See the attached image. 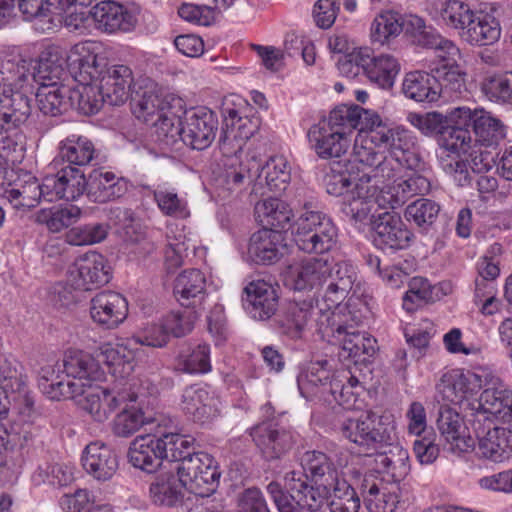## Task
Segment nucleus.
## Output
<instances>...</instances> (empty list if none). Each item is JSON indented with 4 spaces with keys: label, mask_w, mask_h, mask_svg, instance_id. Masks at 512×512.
Returning a JSON list of instances; mask_svg holds the SVG:
<instances>
[{
    "label": "nucleus",
    "mask_w": 512,
    "mask_h": 512,
    "mask_svg": "<svg viewBox=\"0 0 512 512\" xmlns=\"http://www.w3.org/2000/svg\"><path fill=\"white\" fill-rule=\"evenodd\" d=\"M100 47L93 42H80L69 50L57 46L45 49L36 66L20 54H6L0 59V172L9 162L12 140L7 133L30 114L28 97L21 90L31 79L39 85L63 82L64 76L74 77L73 67H83L92 61Z\"/></svg>",
    "instance_id": "obj_1"
},
{
    "label": "nucleus",
    "mask_w": 512,
    "mask_h": 512,
    "mask_svg": "<svg viewBox=\"0 0 512 512\" xmlns=\"http://www.w3.org/2000/svg\"><path fill=\"white\" fill-rule=\"evenodd\" d=\"M360 119L359 106L336 107L327 118L309 128L307 136L311 148L321 159L342 157L351 146Z\"/></svg>",
    "instance_id": "obj_2"
},
{
    "label": "nucleus",
    "mask_w": 512,
    "mask_h": 512,
    "mask_svg": "<svg viewBox=\"0 0 512 512\" xmlns=\"http://www.w3.org/2000/svg\"><path fill=\"white\" fill-rule=\"evenodd\" d=\"M53 385L56 390L51 389L48 392V398L52 400L75 399L78 406L98 423L106 422L125 402H135L138 397L136 393H129L126 389L117 386L108 388L79 381L57 382Z\"/></svg>",
    "instance_id": "obj_3"
},
{
    "label": "nucleus",
    "mask_w": 512,
    "mask_h": 512,
    "mask_svg": "<svg viewBox=\"0 0 512 512\" xmlns=\"http://www.w3.org/2000/svg\"><path fill=\"white\" fill-rule=\"evenodd\" d=\"M360 116V124L369 129L383 154H389L392 165L411 170L420 168V158L414 151L416 138L411 131L403 126L391 125L376 112L361 107Z\"/></svg>",
    "instance_id": "obj_4"
},
{
    "label": "nucleus",
    "mask_w": 512,
    "mask_h": 512,
    "mask_svg": "<svg viewBox=\"0 0 512 512\" xmlns=\"http://www.w3.org/2000/svg\"><path fill=\"white\" fill-rule=\"evenodd\" d=\"M284 483L290 496H287L278 482L267 485V492L279 512H318L329 504L331 486L328 484H307V474L290 471L284 476Z\"/></svg>",
    "instance_id": "obj_5"
},
{
    "label": "nucleus",
    "mask_w": 512,
    "mask_h": 512,
    "mask_svg": "<svg viewBox=\"0 0 512 512\" xmlns=\"http://www.w3.org/2000/svg\"><path fill=\"white\" fill-rule=\"evenodd\" d=\"M341 433L367 454L393 446L397 440L395 418L388 412L369 411L357 419L347 418L341 424Z\"/></svg>",
    "instance_id": "obj_6"
},
{
    "label": "nucleus",
    "mask_w": 512,
    "mask_h": 512,
    "mask_svg": "<svg viewBox=\"0 0 512 512\" xmlns=\"http://www.w3.org/2000/svg\"><path fill=\"white\" fill-rule=\"evenodd\" d=\"M356 278L357 273L352 264L345 261L334 264L327 280L329 284L323 295L326 306L325 308L319 305L316 307L319 314L316 322L319 332L323 335H329V330L334 331V329L341 334L344 329V308L339 307V304L351 290Z\"/></svg>",
    "instance_id": "obj_7"
},
{
    "label": "nucleus",
    "mask_w": 512,
    "mask_h": 512,
    "mask_svg": "<svg viewBox=\"0 0 512 512\" xmlns=\"http://www.w3.org/2000/svg\"><path fill=\"white\" fill-rule=\"evenodd\" d=\"M104 371L90 354L79 350H69L66 352L63 363L60 365L48 364L40 370L39 386L43 393L48 396V392L55 389L57 382H75L92 383L104 379Z\"/></svg>",
    "instance_id": "obj_8"
},
{
    "label": "nucleus",
    "mask_w": 512,
    "mask_h": 512,
    "mask_svg": "<svg viewBox=\"0 0 512 512\" xmlns=\"http://www.w3.org/2000/svg\"><path fill=\"white\" fill-rule=\"evenodd\" d=\"M292 234L300 250L322 254L336 245L338 231L328 215L305 204L294 223Z\"/></svg>",
    "instance_id": "obj_9"
},
{
    "label": "nucleus",
    "mask_w": 512,
    "mask_h": 512,
    "mask_svg": "<svg viewBox=\"0 0 512 512\" xmlns=\"http://www.w3.org/2000/svg\"><path fill=\"white\" fill-rule=\"evenodd\" d=\"M382 196H387L384 186L381 189L372 183L369 175L363 174L354 179L350 189L342 198L341 210L359 229L372 221L379 209H390L382 203Z\"/></svg>",
    "instance_id": "obj_10"
},
{
    "label": "nucleus",
    "mask_w": 512,
    "mask_h": 512,
    "mask_svg": "<svg viewBox=\"0 0 512 512\" xmlns=\"http://www.w3.org/2000/svg\"><path fill=\"white\" fill-rule=\"evenodd\" d=\"M435 389V400L440 406H458L464 411H469L472 417L477 395L482 389L481 370L447 371L441 376Z\"/></svg>",
    "instance_id": "obj_11"
},
{
    "label": "nucleus",
    "mask_w": 512,
    "mask_h": 512,
    "mask_svg": "<svg viewBox=\"0 0 512 512\" xmlns=\"http://www.w3.org/2000/svg\"><path fill=\"white\" fill-rule=\"evenodd\" d=\"M478 441V453L484 459L502 463L512 456V421L486 419L479 414L478 419L470 420Z\"/></svg>",
    "instance_id": "obj_12"
},
{
    "label": "nucleus",
    "mask_w": 512,
    "mask_h": 512,
    "mask_svg": "<svg viewBox=\"0 0 512 512\" xmlns=\"http://www.w3.org/2000/svg\"><path fill=\"white\" fill-rule=\"evenodd\" d=\"M22 416L23 421H30L34 414V399L27 386V375L18 365L0 366V419L7 416L10 405Z\"/></svg>",
    "instance_id": "obj_13"
},
{
    "label": "nucleus",
    "mask_w": 512,
    "mask_h": 512,
    "mask_svg": "<svg viewBox=\"0 0 512 512\" xmlns=\"http://www.w3.org/2000/svg\"><path fill=\"white\" fill-rule=\"evenodd\" d=\"M98 51H94L92 61L85 63V66L73 67V80L77 84L75 87H71L72 108L78 109L84 114H95L106 103L100 89V82L97 79L101 75L100 67L103 65V59H99Z\"/></svg>",
    "instance_id": "obj_14"
},
{
    "label": "nucleus",
    "mask_w": 512,
    "mask_h": 512,
    "mask_svg": "<svg viewBox=\"0 0 512 512\" xmlns=\"http://www.w3.org/2000/svg\"><path fill=\"white\" fill-rule=\"evenodd\" d=\"M185 488L201 497L209 496L215 491L220 473L214 458L206 452L191 454L174 467Z\"/></svg>",
    "instance_id": "obj_15"
},
{
    "label": "nucleus",
    "mask_w": 512,
    "mask_h": 512,
    "mask_svg": "<svg viewBox=\"0 0 512 512\" xmlns=\"http://www.w3.org/2000/svg\"><path fill=\"white\" fill-rule=\"evenodd\" d=\"M482 393L476 398L472 419L483 414L486 419L512 421V390L487 370L481 369Z\"/></svg>",
    "instance_id": "obj_16"
},
{
    "label": "nucleus",
    "mask_w": 512,
    "mask_h": 512,
    "mask_svg": "<svg viewBox=\"0 0 512 512\" xmlns=\"http://www.w3.org/2000/svg\"><path fill=\"white\" fill-rule=\"evenodd\" d=\"M471 147L472 137L468 129L457 127L443 132L437 157L443 171L459 186L469 182L468 169L461 156L468 154Z\"/></svg>",
    "instance_id": "obj_17"
},
{
    "label": "nucleus",
    "mask_w": 512,
    "mask_h": 512,
    "mask_svg": "<svg viewBox=\"0 0 512 512\" xmlns=\"http://www.w3.org/2000/svg\"><path fill=\"white\" fill-rule=\"evenodd\" d=\"M218 129L216 114L206 107L184 111L182 142L196 150L208 148L215 139Z\"/></svg>",
    "instance_id": "obj_18"
},
{
    "label": "nucleus",
    "mask_w": 512,
    "mask_h": 512,
    "mask_svg": "<svg viewBox=\"0 0 512 512\" xmlns=\"http://www.w3.org/2000/svg\"><path fill=\"white\" fill-rule=\"evenodd\" d=\"M333 266L328 258L295 261L284 269L283 281L295 291L316 289L328 280Z\"/></svg>",
    "instance_id": "obj_19"
},
{
    "label": "nucleus",
    "mask_w": 512,
    "mask_h": 512,
    "mask_svg": "<svg viewBox=\"0 0 512 512\" xmlns=\"http://www.w3.org/2000/svg\"><path fill=\"white\" fill-rule=\"evenodd\" d=\"M250 436L262 456L268 461L280 459L295 444V436L290 429L271 421L252 427Z\"/></svg>",
    "instance_id": "obj_20"
},
{
    "label": "nucleus",
    "mask_w": 512,
    "mask_h": 512,
    "mask_svg": "<svg viewBox=\"0 0 512 512\" xmlns=\"http://www.w3.org/2000/svg\"><path fill=\"white\" fill-rule=\"evenodd\" d=\"M111 278V268L105 257L90 251L78 257L70 269V279L77 289L92 290L105 285Z\"/></svg>",
    "instance_id": "obj_21"
},
{
    "label": "nucleus",
    "mask_w": 512,
    "mask_h": 512,
    "mask_svg": "<svg viewBox=\"0 0 512 512\" xmlns=\"http://www.w3.org/2000/svg\"><path fill=\"white\" fill-rule=\"evenodd\" d=\"M373 242L382 250L407 248L414 235L397 213L384 212L373 221Z\"/></svg>",
    "instance_id": "obj_22"
},
{
    "label": "nucleus",
    "mask_w": 512,
    "mask_h": 512,
    "mask_svg": "<svg viewBox=\"0 0 512 512\" xmlns=\"http://www.w3.org/2000/svg\"><path fill=\"white\" fill-rule=\"evenodd\" d=\"M220 399L208 386L194 384L184 389L181 399L182 410L193 421L207 423L220 414Z\"/></svg>",
    "instance_id": "obj_23"
},
{
    "label": "nucleus",
    "mask_w": 512,
    "mask_h": 512,
    "mask_svg": "<svg viewBox=\"0 0 512 512\" xmlns=\"http://www.w3.org/2000/svg\"><path fill=\"white\" fill-rule=\"evenodd\" d=\"M436 425L448 451L462 454L473 449L475 443L468 435L462 417L452 407H439Z\"/></svg>",
    "instance_id": "obj_24"
},
{
    "label": "nucleus",
    "mask_w": 512,
    "mask_h": 512,
    "mask_svg": "<svg viewBox=\"0 0 512 512\" xmlns=\"http://www.w3.org/2000/svg\"><path fill=\"white\" fill-rule=\"evenodd\" d=\"M99 59H103V65L100 67L101 75L97 79L106 103L111 106L124 104L130 97L134 82L132 70L126 65L105 68V58L99 56Z\"/></svg>",
    "instance_id": "obj_25"
},
{
    "label": "nucleus",
    "mask_w": 512,
    "mask_h": 512,
    "mask_svg": "<svg viewBox=\"0 0 512 512\" xmlns=\"http://www.w3.org/2000/svg\"><path fill=\"white\" fill-rule=\"evenodd\" d=\"M356 130L358 132L354 137L352 148L355 160L366 166H375L377 176L387 180L393 179L396 175L395 165H392V160H389L382 150L376 146V142L369 129L359 124Z\"/></svg>",
    "instance_id": "obj_26"
},
{
    "label": "nucleus",
    "mask_w": 512,
    "mask_h": 512,
    "mask_svg": "<svg viewBox=\"0 0 512 512\" xmlns=\"http://www.w3.org/2000/svg\"><path fill=\"white\" fill-rule=\"evenodd\" d=\"M395 167L396 175L392 183L384 185L385 193L387 196H382V203L389 205L390 209L394 210L401 207L406 201L416 195H424L430 191V181L423 175L413 172L414 169H409L410 172H405L399 175L398 169Z\"/></svg>",
    "instance_id": "obj_27"
},
{
    "label": "nucleus",
    "mask_w": 512,
    "mask_h": 512,
    "mask_svg": "<svg viewBox=\"0 0 512 512\" xmlns=\"http://www.w3.org/2000/svg\"><path fill=\"white\" fill-rule=\"evenodd\" d=\"M166 455L165 443L161 440L160 430L137 436L130 444L128 459L132 466L152 473L160 467Z\"/></svg>",
    "instance_id": "obj_28"
},
{
    "label": "nucleus",
    "mask_w": 512,
    "mask_h": 512,
    "mask_svg": "<svg viewBox=\"0 0 512 512\" xmlns=\"http://www.w3.org/2000/svg\"><path fill=\"white\" fill-rule=\"evenodd\" d=\"M128 304L126 299L114 291H102L90 302L92 320L105 329L118 327L127 317Z\"/></svg>",
    "instance_id": "obj_29"
},
{
    "label": "nucleus",
    "mask_w": 512,
    "mask_h": 512,
    "mask_svg": "<svg viewBox=\"0 0 512 512\" xmlns=\"http://www.w3.org/2000/svg\"><path fill=\"white\" fill-rule=\"evenodd\" d=\"M97 29L106 33L128 32L136 24V17L122 4L106 0L97 3L90 11Z\"/></svg>",
    "instance_id": "obj_30"
},
{
    "label": "nucleus",
    "mask_w": 512,
    "mask_h": 512,
    "mask_svg": "<svg viewBox=\"0 0 512 512\" xmlns=\"http://www.w3.org/2000/svg\"><path fill=\"white\" fill-rule=\"evenodd\" d=\"M168 109L164 110L155 123H151L156 141L166 147L175 145L179 139L182 140V115L185 111V102L181 97H169Z\"/></svg>",
    "instance_id": "obj_31"
},
{
    "label": "nucleus",
    "mask_w": 512,
    "mask_h": 512,
    "mask_svg": "<svg viewBox=\"0 0 512 512\" xmlns=\"http://www.w3.org/2000/svg\"><path fill=\"white\" fill-rule=\"evenodd\" d=\"M248 173L276 193L284 191L290 181V166L283 156L271 157L263 166L256 157H251Z\"/></svg>",
    "instance_id": "obj_32"
},
{
    "label": "nucleus",
    "mask_w": 512,
    "mask_h": 512,
    "mask_svg": "<svg viewBox=\"0 0 512 512\" xmlns=\"http://www.w3.org/2000/svg\"><path fill=\"white\" fill-rule=\"evenodd\" d=\"M84 470L97 481H109L118 469L116 454L104 443L92 442L82 455Z\"/></svg>",
    "instance_id": "obj_33"
},
{
    "label": "nucleus",
    "mask_w": 512,
    "mask_h": 512,
    "mask_svg": "<svg viewBox=\"0 0 512 512\" xmlns=\"http://www.w3.org/2000/svg\"><path fill=\"white\" fill-rule=\"evenodd\" d=\"M281 232L274 229H262L255 232L249 242L248 255L252 261L271 264L287 253Z\"/></svg>",
    "instance_id": "obj_34"
},
{
    "label": "nucleus",
    "mask_w": 512,
    "mask_h": 512,
    "mask_svg": "<svg viewBox=\"0 0 512 512\" xmlns=\"http://www.w3.org/2000/svg\"><path fill=\"white\" fill-rule=\"evenodd\" d=\"M136 350L132 339L116 344L105 343L99 347V357L114 377L125 379L134 370Z\"/></svg>",
    "instance_id": "obj_35"
},
{
    "label": "nucleus",
    "mask_w": 512,
    "mask_h": 512,
    "mask_svg": "<svg viewBox=\"0 0 512 512\" xmlns=\"http://www.w3.org/2000/svg\"><path fill=\"white\" fill-rule=\"evenodd\" d=\"M404 96L418 103H433L442 96V85L435 75L416 70L407 73L402 81Z\"/></svg>",
    "instance_id": "obj_36"
},
{
    "label": "nucleus",
    "mask_w": 512,
    "mask_h": 512,
    "mask_svg": "<svg viewBox=\"0 0 512 512\" xmlns=\"http://www.w3.org/2000/svg\"><path fill=\"white\" fill-rule=\"evenodd\" d=\"M401 32H405L413 42L423 47H443L450 49V54L456 53V45L453 41L444 38L432 27L427 26L425 20L417 15L400 14Z\"/></svg>",
    "instance_id": "obj_37"
},
{
    "label": "nucleus",
    "mask_w": 512,
    "mask_h": 512,
    "mask_svg": "<svg viewBox=\"0 0 512 512\" xmlns=\"http://www.w3.org/2000/svg\"><path fill=\"white\" fill-rule=\"evenodd\" d=\"M352 329L351 325L344 320V329L339 334L335 329L329 330L328 336L336 338L342 347V356L365 361L376 352V339L367 333H360Z\"/></svg>",
    "instance_id": "obj_38"
},
{
    "label": "nucleus",
    "mask_w": 512,
    "mask_h": 512,
    "mask_svg": "<svg viewBox=\"0 0 512 512\" xmlns=\"http://www.w3.org/2000/svg\"><path fill=\"white\" fill-rule=\"evenodd\" d=\"M71 87L63 82L39 85L36 100L39 110L50 116H57L72 108Z\"/></svg>",
    "instance_id": "obj_39"
},
{
    "label": "nucleus",
    "mask_w": 512,
    "mask_h": 512,
    "mask_svg": "<svg viewBox=\"0 0 512 512\" xmlns=\"http://www.w3.org/2000/svg\"><path fill=\"white\" fill-rule=\"evenodd\" d=\"M374 462L376 470L393 484H398L410 471L409 453L399 445L390 446L388 451L376 452Z\"/></svg>",
    "instance_id": "obj_40"
},
{
    "label": "nucleus",
    "mask_w": 512,
    "mask_h": 512,
    "mask_svg": "<svg viewBox=\"0 0 512 512\" xmlns=\"http://www.w3.org/2000/svg\"><path fill=\"white\" fill-rule=\"evenodd\" d=\"M330 379V367L327 360L312 361L300 367L297 375L299 393L306 399L317 396L326 390Z\"/></svg>",
    "instance_id": "obj_41"
},
{
    "label": "nucleus",
    "mask_w": 512,
    "mask_h": 512,
    "mask_svg": "<svg viewBox=\"0 0 512 512\" xmlns=\"http://www.w3.org/2000/svg\"><path fill=\"white\" fill-rule=\"evenodd\" d=\"M501 36L499 21L487 13H475L461 38L470 45L485 46L496 43Z\"/></svg>",
    "instance_id": "obj_42"
},
{
    "label": "nucleus",
    "mask_w": 512,
    "mask_h": 512,
    "mask_svg": "<svg viewBox=\"0 0 512 512\" xmlns=\"http://www.w3.org/2000/svg\"><path fill=\"white\" fill-rule=\"evenodd\" d=\"M249 313L254 319L267 320L276 311L278 296L275 289L265 281L251 282L246 288Z\"/></svg>",
    "instance_id": "obj_43"
},
{
    "label": "nucleus",
    "mask_w": 512,
    "mask_h": 512,
    "mask_svg": "<svg viewBox=\"0 0 512 512\" xmlns=\"http://www.w3.org/2000/svg\"><path fill=\"white\" fill-rule=\"evenodd\" d=\"M128 191V181L113 172L94 170L90 175L89 194L94 201L105 203L122 197Z\"/></svg>",
    "instance_id": "obj_44"
},
{
    "label": "nucleus",
    "mask_w": 512,
    "mask_h": 512,
    "mask_svg": "<svg viewBox=\"0 0 512 512\" xmlns=\"http://www.w3.org/2000/svg\"><path fill=\"white\" fill-rule=\"evenodd\" d=\"M174 295L182 306L200 303L206 295V278L198 269H189L175 279Z\"/></svg>",
    "instance_id": "obj_45"
},
{
    "label": "nucleus",
    "mask_w": 512,
    "mask_h": 512,
    "mask_svg": "<svg viewBox=\"0 0 512 512\" xmlns=\"http://www.w3.org/2000/svg\"><path fill=\"white\" fill-rule=\"evenodd\" d=\"M317 314L311 301L290 303L279 320L281 332L291 339H300L311 319Z\"/></svg>",
    "instance_id": "obj_46"
},
{
    "label": "nucleus",
    "mask_w": 512,
    "mask_h": 512,
    "mask_svg": "<svg viewBox=\"0 0 512 512\" xmlns=\"http://www.w3.org/2000/svg\"><path fill=\"white\" fill-rule=\"evenodd\" d=\"M4 197L16 209H30L41 201L40 183L31 174H24L4 191Z\"/></svg>",
    "instance_id": "obj_47"
},
{
    "label": "nucleus",
    "mask_w": 512,
    "mask_h": 512,
    "mask_svg": "<svg viewBox=\"0 0 512 512\" xmlns=\"http://www.w3.org/2000/svg\"><path fill=\"white\" fill-rule=\"evenodd\" d=\"M301 465L313 483L332 485L340 479L334 463L321 451H306L301 457Z\"/></svg>",
    "instance_id": "obj_48"
},
{
    "label": "nucleus",
    "mask_w": 512,
    "mask_h": 512,
    "mask_svg": "<svg viewBox=\"0 0 512 512\" xmlns=\"http://www.w3.org/2000/svg\"><path fill=\"white\" fill-rule=\"evenodd\" d=\"M400 69V63L395 56L381 53L377 56L373 55L365 76L372 84L387 90L394 86Z\"/></svg>",
    "instance_id": "obj_49"
},
{
    "label": "nucleus",
    "mask_w": 512,
    "mask_h": 512,
    "mask_svg": "<svg viewBox=\"0 0 512 512\" xmlns=\"http://www.w3.org/2000/svg\"><path fill=\"white\" fill-rule=\"evenodd\" d=\"M95 154L93 143L84 136L71 134L59 143L58 156L70 166H85Z\"/></svg>",
    "instance_id": "obj_50"
},
{
    "label": "nucleus",
    "mask_w": 512,
    "mask_h": 512,
    "mask_svg": "<svg viewBox=\"0 0 512 512\" xmlns=\"http://www.w3.org/2000/svg\"><path fill=\"white\" fill-rule=\"evenodd\" d=\"M154 201L160 212L169 217L187 218L190 210L187 199L168 183L158 184L152 191Z\"/></svg>",
    "instance_id": "obj_51"
},
{
    "label": "nucleus",
    "mask_w": 512,
    "mask_h": 512,
    "mask_svg": "<svg viewBox=\"0 0 512 512\" xmlns=\"http://www.w3.org/2000/svg\"><path fill=\"white\" fill-rule=\"evenodd\" d=\"M259 128V120L247 116L238 117L231 127L223 131L220 143L224 153L237 154L244 143L250 139Z\"/></svg>",
    "instance_id": "obj_52"
},
{
    "label": "nucleus",
    "mask_w": 512,
    "mask_h": 512,
    "mask_svg": "<svg viewBox=\"0 0 512 512\" xmlns=\"http://www.w3.org/2000/svg\"><path fill=\"white\" fill-rule=\"evenodd\" d=\"M254 211L259 223L272 228L284 229L293 217L289 205L278 198H267L257 202Z\"/></svg>",
    "instance_id": "obj_53"
},
{
    "label": "nucleus",
    "mask_w": 512,
    "mask_h": 512,
    "mask_svg": "<svg viewBox=\"0 0 512 512\" xmlns=\"http://www.w3.org/2000/svg\"><path fill=\"white\" fill-rule=\"evenodd\" d=\"M476 11L462 0H445L437 9L438 20L447 28L464 32Z\"/></svg>",
    "instance_id": "obj_54"
},
{
    "label": "nucleus",
    "mask_w": 512,
    "mask_h": 512,
    "mask_svg": "<svg viewBox=\"0 0 512 512\" xmlns=\"http://www.w3.org/2000/svg\"><path fill=\"white\" fill-rule=\"evenodd\" d=\"M185 485L180 477L173 472L158 475L150 485V497L155 504L174 506L182 498V489Z\"/></svg>",
    "instance_id": "obj_55"
},
{
    "label": "nucleus",
    "mask_w": 512,
    "mask_h": 512,
    "mask_svg": "<svg viewBox=\"0 0 512 512\" xmlns=\"http://www.w3.org/2000/svg\"><path fill=\"white\" fill-rule=\"evenodd\" d=\"M178 97L173 93H159L155 90H146L133 105L135 117L147 125L155 123L164 110L168 109V98Z\"/></svg>",
    "instance_id": "obj_56"
},
{
    "label": "nucleus",
    "mask_w": 512,
    "mask_h": 512,
    "mask_svg": "<svg viewBox=\"0 0 512 512\" xmlns=\"http://www.w3.org/2000/svg\"><path fill=\"white\" fill-rule=\"evenodd\" d=\"M346 383L342 380L334 378L329 383L328 391L332 394L334 400L346 410H358L363 406L361 394L364 392L363 385L355 376L343 377Z\"/></svg>",
    "instance_id": "obj_57"
},
{
    "label": "nucleus",
    "mask_w": 512,
    "mask_h": 512,
    "mask_svg": "<svg viewBox=\"0 0 512 512\" xmlns=\"http://www.w3.org/2000/svg\"><path fill=\"white\" fill-rule=\"evenodd\" d=\"M473 131L477 141L485 146L497 144L506 135L503 122L483 108H476Z\"/></svg>",
    "instance_id": "obj_58"
},
{
    "label": "nucleus",
    "mask_w": 512,
    "mask_h": 512,
    "mask_svg": "<svg viewBox=\"0 0 512 512\" xmlns=\"http://www.w3.org/2000/svg\"><path fill=\"white\" fill-rule=\"evenodd\" d=\"M81 216V209L75 205L52 207L39 210L35 222L45 225L52 233H58L76 223Z\"/></svg>",
    "instance_id": "obj_59"
},
{
    "label": "nucleus",
    "mask_w": 512,
    "mask_h": 512,
    "mask_svg": "<svg viewBox=\"0 0 512 512\" xmlns=\"http://www.w3.org/2000/svg\"><path fill=\"white\" fill-rule=\"evenodd\" d=\"M176 370L187 374H205L211 371L210 346L198 344L182 350L175 360Z\"/></svg>",
    "instance_id": "obj_60"
},
{
    "label": "nucleus",
    "mask_w": 512,
    "mask_h": 512,
    "mask_svg": "<svg viewBox=\"0 0 512 512\" xmlns=\"http://www.w3.org/2000/svg\"><path fill=\"white\" fill-rule=\"evenodd\" d=\"M119 409L120 412L116 414L111 422V430L114 435L118 437H130L145 424L152 422V419L146 417L143 410L134 406L128 405L125 402Z\"/></svg>",
    "instance_id": "obj_61"
},
{
    "label": "nucleus",
    "mask_w": 512,
    "mask_h": 512,
    "mask_svg": "<svg viewBox=\"0 0 512 512\" xmlns=\"http://www.w3.org/2000/svg\"><path fill=\"white\" fill-rule=\"evenodd\" d=\"M446 51H449L448 48H445ZM446 59L448 60V64H440L437 66L434 71L437 74V79L440 78L442 80V95L445 93H454L460 94L463 90H465V73L461 71L460 67L457 64V61L460 57V50L456 46V53L450 54L447 52Z\"/></svg>",
    "instance_id": "obj_62"
},
{
    "label": "nucleus",
    "mask_w": 512,
    "mask_h": 512,
    "mask_svg": "<svg viewBox=\"0 0 512 512\" xmlns=\"http://www.w3.org/2000/svg\"><path fill=\"white\" fill-rule=\"evenodd\" d=\"M400 33V14L392 10L377 14L370 25V39L375 44H388Z\"/></svg>",
    "instance_id": "obj_63"
},
{
    "label": "nucleus",
    "mask_w": 512,
    "mask_h": 512,
    "mask_svg": "<svg viewBox=\"0 0 512 512\" xmlns=\"http://www.w3.org/2000/svg\"><path fill=\"white\" fill-rule=\"evenodd\" d=\"M328 507L331 512H358L360 499L350 484L340 478L331 486Z\"/></svg>",
    "instance_id": "obj_64"
}]
</instances>
